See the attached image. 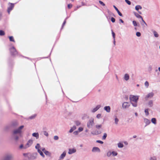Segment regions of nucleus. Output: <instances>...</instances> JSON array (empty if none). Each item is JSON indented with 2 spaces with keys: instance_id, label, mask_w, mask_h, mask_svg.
Wrapping results in <instances>:
<instances>
[{
  "instance_id": "f257e3e1",
  "label": "nucleus",
  "mask_w": 160,
  "mask_h": 160,
  "mask_svg": "<svg viewBox=\"0 0 160 160\" xmlns=\"http://www.w3.org/2000/svg\"><path fill=\"white\" fill-rule=\"evenodd\" d=\"M139 96L130 95L129 99L130 102L134 107H136L137 106V102L139 99Z\"/></svg>"
},
{
  "instance_id": "f03ea898",
  "label": "nucleus",
  "mask_w": 160,
  "mask_h": 160,
  "mask_svg": "<svg viewBox=\"0 0 160 160\" xmlns=\"http://www.w3.org/2000/svg\"><path fill=\"white\" fill-rule=\"evenodd\" d=\"M94 119L93 118H91L88 121L87 123V126L89 128H91L94 125Z\"/></svg>"
},
{
  "instance_id": "7ed1b4c3",
  "label": "nucleus",
  "mask_w": 160,
  "mask_h": 160,
  "mask_svg": "<svg viewBox=\"0 0 160 160\" xmlns=\"http://www.w3.org/2000/svg\"><path fill=\"white\" fill-rule=\"evenodd\" d=\"M24 126L22 125L19 127L18 129L14 130L12 132V135H15L17 134H20L22 132V130Z\"/></svg>"
},
{
  "instance_id": "20e7f679",
  "label": "nucleus",
  "mask_w": 160,
  "mask_h": 160,
  "mask_svg": "<svg viewBox=\"0 0 160 160\" xmlns=\"http://www.w3.org/2000/svg\"><path fill=\"white\" fill-rule=\"evenodd\" d=\"M18 125V123L17 121H13L12 122L9 126H7L5 127V129L7 130L9 129L11 127L15 128Z\"/></svg>"
},
{
  "instance_id": "39448f33",
  "label": "nucleus",
  "mask_w": 160,
  "mask_h": 160,
  "mask_svg": "<svg viewBox=\"0 0 160 160\" xmlns=\"http://www.w3.org/2000/svg\"><path fill=\"white\" fill-rule=\"evenodd\" d=\"M38 154L37 152H33L29 154L28 156L29 159L32 160H34L36 159L37 157Z\"/></svg>"
},
{
  "instance_id": "423d86ee",
  "label": "nucleus",
  "mask_w": 160,
  "mask_h": 160,
  "mask_svg": "<svg viewBox=\"0 0 160 160\" xmlns=\"http://www.w3.org/2000/svg\"><path fill=\"white\" fill-rule=\"evenodd\" d=\"M32 142L33 141L32 140H29L27 144L24 146V149H26L29 147L32 144Z\"/></svg>"
},
{
  "instance_id": "0eeeda50",
  "label": "nucleus",
  "mask_w": 160,
  "mask_h": 160,
  "mask_svg": "<svg viewBox=\"0 0 160 160\" xmlns=\"http://www.w3.org/2000/svg\"><path fill=\"white\" fill-rule=\"evenodd\" d=\"M130 106L129 103L127 102H124L122 105V107L123 109H126L128 108Z\"/></svg>"
},
{
  "instance_id": "6e6552de",
  "label": "nucleus",
  "mask_w": 160,
  "mask_h": 160,
  "mask_svg": "<svg viewBox=\"0 0 160 160\" xmlns=\"http://www.w3.org/2000/svg\"><path fill=\"white\" fill-rule=\"evenodd\" d=\"M13 156L12 154H8L4 157L3 160H11Z\"/></svg>"
},
{
  "instance_id": "1a4fd4ad",
  "label": "nucleus",
  "mask_w": 160,
  "mask_h": 160,
  "mask_svg": "<svg viewBox=\"0 0 160 160\" xmlns=\"http://www.w3.org/2000/svg\"><path fill=\"white\" fill-rule=\"evenodd\" d=\"M134 14L136 17L139 18H141L142 21L143 22V23L145 24L146 26H147V23L144 21L141 15H139L138 13L136 12H134Z\"/></svg>"
},
{
  "instance_id": "9d476101",
  "label": "nucleus",
  "mask_w": 160,
  "mask_h": 160,
  "mask_svg": "<svg viewBox=\"0 0 160 160\" xmlns=\"http://www.w3.org/2000/svg\"><path fill=\"white\" fill-rule=\"evenodd\" d=\"M10 52L11 54L13 55H15L17 54V52L16 51V49L14 47H12L11 48L10 50Z\"/></svg>"
},
{
  "instance_id": "9b49d317",
  "label": "nucleus",
  "mask_w": 160,
  "mask_h": 160,
  "mask_svg": "<svg viewBox=\"0 0 160 160\" xmlns=\"http://www.w3.org/2000/svg\"><path fill=\"white\" fill-rule=\"evenodd\" d=\"M153 96L154 93L152 92H151L149 93L148 94H147L145 98L146 100L148 98H152Z\"/></svg>"
},
{
  "instance_id": "f8f14e48",
  "label": "nucleus",
  "mask_w": 160,
  "mask_h": 160,
  "mask_svg": "<svg viewBox=\"0 0 160 160\" xmlns=\"http://www.w3.org/2000/svg\"><path fill=\"white\" fill-rule=\"evenodd\" d=\"M92 151L93 152H100V150L98 147H94L93 148Z\"/></svg>"
},
{
  "instance_id": "ddd939ff",
  "label": "nucleus",
  "mask_w": 160,
  "mask_h": 160,
  "mask_svg": "<svg viewBox=\"0 0 160 160\" xmlns=\"http://www.w3.org/2000/svg\"><path fill=\"white\" fill-rule=\"evenodd\" d=\"M14 6L13 4L11 3L10 6L8 7V12L9 14L10 13V12L12 10Z\"/></svg>"
},
{
  "instance_id": "4468645a",
  "label": "nucleus",
  "mask_w": 160,
  "mask_h": 160,
  "mask_svg": "<svg viewBox=\"0 0 160 160\" xmlns=\"http://www.w3.org/2000/svg\"><path fill=\"white\" fill-rule=\"evenodd\" d=\"M101 105H97L95 108L92 109V110L91 111V112H96L101 107Z\"/></svg>"
},
{
  "instance_id": "2eb2a0df",
  "label": "nucleus",
  "mask_w": 160,
  "mask_h": 160,
  "mask_svg": "<svg viewBox=\"0 0 160 160\" xmlns=\"http://www.w3.org/2000/svg\"><path fill=\"white\" fill-rule=\"evenodd\" d=\"M76 150L75 148L69 149L68 153L69 154H71L75 152Z\"/></svg>"
},
{
  "instance_id": "dca6fc26",
  "label": "nucleus",
  "mask_w": 160,
  "mask_h": 160,
  "mask_svg": "<svg viewBox=\"0 0 160 160\" xmlns=\"http://www.w3.org/2000/svg\"><path fill=\"white\" fill-rule=\"evenodd\" d=\"M144 121L146 124L145 127H146L150 123V121L148 119L146 118L144 119Z\"/></svg>"
},
{
  "instance_id": "f3484780",
  "label": "nucleus",
  "mask_w": 160,
  "mask_h": 160,
  "mask_svg": "<svg viewBox=\"0 0 160 160\" xmlns=\"http://www.w3.org/2000/svg\"><path fill=\"white\" fill-rule=\"evenodd\" d=\"M148 105L149 107H152L153 106V101L152 100H149L148 102Z\"/></svg>"
},
{
  "instance_id": "a211bd4d",
  "label": "nucleus",
  "mask_w": 160,
  "mask_h": 160,
  "mask_svg": "<svg viewBox=\"0 0 160 160\" xmlns=\"http://www.w3.org/2000/svg\"><path fill=\"white\" fill-rule=\"evenodd\" d=\"M104 109L108 112H110L111 108L109 106L105 107Z\"/></svg>"
},
{
  "instance_id": "6ab92c4d",
  "label": "nucleus",
  "mask_w": 160,
  "mask_h": 160,
  "mask_svg": "<svg viewBox=\"0 0 160 160\" xmlns=\"http://www.w3.org/2000/svg\"><path fill=\"white\" fill-rule=\"evenodd\" d=\"M66 155V152L65 151H64L60 156L59 158L60 159H63L65 157Z\"/></svg>"
},
{
  "instance_id": "aec40b11",
  "label": "nucleus",
  "mask_w": 160,
  "mask_h": 160,
  "mask_svg": "<svg viewBox=\"0 0 160 160\" xmlns=\"http://www.w3.org/2000/svg\"><path fill=\"white\" fill-rule=\"evenodd\" d=\"M113 7L115 9V10L117 11V12L118 13V15L120 16H122V14L120 12V11H119L118 8L114 5L113 6Z\"/></svg>"
},
{
  "instance_id": "412c9836",
  "label": "nucleus",
  "mask_w": 160,
  "mask_h": 160,
  "mask_svg": "<svg viewBox=\"0 0 160 160\" xmlns=\"http://www.w3.org/2000/svg\"><path fill=\"white\" fill-rule=\"evenodd\" d=\"M32 136L36 138V139H38L39 137V134L38 133L34 132L32 133Z\"/></svg>"
},
{
  "instance_id": "4be33fe9",
  "label": "nucleus",
  "mask_w": 160,
  "mask_h": 160,
  "mask_svg": "<svg viewBox=\"0 0 160 160\" xmlns=\"http://www.w3.org/2000/svg\"><path fill=\"white\" fill-rule=\"evenodd\" d=\"M152 32L155 38H158L159 37V34L155 30H152Z\"/></svg>"
},
{
  "instance_id": "5701e85b",
  "label": "nucleus",
  "mask_w": 160,
  "mask_h": 160,
  "mask_svg": "<svg viewBox=\"0 0 160 160\" xmlns=\"http://www.w3.org/2000/svg\"><path fill=\"white\" fill-rule=\"evenodd\" d=\"M129 76L128 74H125L124 76V79L126 81H128L129 80Z\"/></svg>"
},
{
  "instance_id": "b1692460",
  "label": "nucleus",
  "mask_w": 160,
  "mask_h": 160,
  "mask_svg": "<svg viewBox=\"0 0 160 160\" xmlns=\"http://www.w3.org/2000/svg\"><path fill=\"white\" fill-rule=\"evenodd\" d=\"M35 148L37 150V151L38 150H40L41 147L39 143H37L36 146H35Z\"/></svg>"
},
{
  "instance_id": "393cba45",
  "label": "nucleus",
  "mask_w": 160,
  "mask_h": 160,
  "mask_svg": "<svg viewBox=\"0 0 160 160\" xmlns=\"http://www.w3.org/2000/svg\"><path fill=\"white\" fill-rule=\"evenodd\" d=\"M76 129V127L75 126H74L70 129L69 131V132L70 133H71Z\"/></svg>"
},
{
  "instance_id": "a878e982",
  "label": "nucleus",
  "mask_w": 160,
  "mask_h": 160,
  "mask_svg": "<svg viewBox=\"0 0 160 160\" xmlns=\"http://www.w3.org/2000/svg\"><path fill=\"white\" fill-rule=\"evenodd\" d=\"M89 116L86 114H84L82 117V118L83 120H84L87 118H89Z\"/></svg>"
},
{
  "instance_id": "bb28decb",
  "label": "nucleus",
  "mask_w": 160,
  "mask_h": 160,
  "mask_svg": "<svg viewBox=\"0 0 160 160\" xmlns=\"http://www.w3.org/2000/svg\"><path fill=\"white\" fill-rule=\"evenodd\" d=\"M38 152L40 154V155L42 156L43 158L45 157V155L41 150H38Z\"/></svg>"
},
{
  "instance_id": "cd10ccee",
  "label": "nucleus",
  "mask_w": 160,
  "mask_h": 160,
  "mask_svg": "<svg viewBox=\"0 0 160 160\" xmlns=\"http://www.w3.org/2000/svg\"><path fill=\"white\" fill-rule=\"evenodd\" d=\"M142 8V7L139 5H137L135 7V9L137 11L139 9H141Z\"/></svg>"
},
{
  "instance_id": "c85d7f7f",
  "label": "nucleus",
  "mask_w": 160,
  "mask_h": 160,
  "mask_svg": "<svg viewBox=\"0 0 160 160\" xmlns=\"http://www.w3.org/2000/svg\"><path fill=\"white\" fill-rule=\"evenodd\" d=\"M118 146L119 148H122L123 147L124 145L122 143L119 142L118 144Z\"/></svg>"
},
{
  "instance_id": "c756f323",
  "label": "nucleus",
  "mask_w": 160,
  "mask_h": 160,
  "mask_svg": "<svg viewBox=\"0 0 160 160\" xmlns=\"http://www.w3.org/2000/svg\"><path fill=\"white\" fill-rule=\"evenodd\" d=\"M44 153L46 155L48 156L49 157H50L51 155V153L47 151H46Z\"/></svg>"
},
{
  "instance_id": "7c9ffc66",
  "label": "nucleus",
  "mask_w": 160,
  "mask_h": 160,
  "mask_svg": "<svg viewBox=\"0 0 160 160\" xmlns=\"http://www.w3.org/2000/svg\"><path fill=\"white\" fill-rule=\"evenodd\" d=\"M151 122H152L154 124H156V119L155 118H152L151 119Z\"/></svg>"
},
{
  "instance_id": "2f4dec72",
  "label": "nucleus",
  "mask_w": 160,
  "mask_h": 160,
  "mask_svg": "<svg viewBox=\"0 0 160 160\" xmlns=\"http://www.w3.org/2000/svg\"><path fill=\"white\" fill-rule=\"evenodd\" d=\"M102 127V124L96 125L95 126L96 128L98 129H99L100 128H101Z\"/></svg>"
},
{
  "instance_id": "473e14b6",
  "label": "nucleus",
  "mask_w": 160,
  "mask_h": 160,
  "mask_svg": "<svg viewBox=\"0 0 160 160\" xmlns=\"http://www.w3.org/2000/svg\"><path fill=\"white\" fill-rule=\"evenodd\" d=\"M112 154L113 156H116L117 155L118 153L116 152L113 151L112 152Z\"/></svg>"
},
{
  "instance_id": "72a5a7b5",
  "label": "nucleus",
  "mask_w": 160,
  "mask_h": 160,
  "mask_svg": "<svg viewBox=\"0 0 160 160\" xmlns=\"http://www.w3.org/2000/svg\"><path fill=\"white\" fill-rule=\"evenodd\" d=\"M112 154V152L111 151H109L107 152V156L108 157H110Z\"/></svg>"
},
{
  "instance_id": "f704fd0d",
  "label": "nucleus",
  "mask_w": 160,
  "mask_h": 160,
  "mask_svg": "<svg viewBox=\"0 0 160 160\" xmlns=\"http://www.w3.org/2000/svg\"><path fill=\"white\" fill-rule=\"evenodd\" d=\"M75 123L76 124L77 126H79L81 124V122L80 121L77 120L75 121Z\"/></svg>"
},
{
  "instance_id": "c9c22d12",
  "label": "nucleus",
  "mask_w": 160,
  "mask_h": 160,
  "mask_svg": "<svg viewBox=\"0 0 160 160\" xmlns=\"http://www.w3.org/2000/svg\"><path fill=\"white\" fill-rule=\"evenodd\" d=\"M107 137V134L106 133H104L103 136L102 137V140H105L106 139V137Z\"/></svg>"
},
{
  "instance_id": "e433bc0d",
  "label": "nucleus",
  "mask_w": 160,
  "mask_h": 160,
  "mask_svg": "<svg viewBox=\"0 0 160 160\" xmlns=\"http://www.w3.org/2000/svg\"><path fill=\"white\" fill-rule=\"evenodd\" d=\"M148 109L147 108L145 109L144 112L145 113L146 115L148 116L149 115V112H148Z\"/></svg>"
},
{
  "instance_id": "4c0bfd02",
  "label": "nucleus",
  "mask_w": 160,
  "mask_h": 160,
  "mask_svg": "<svg viewBox=\"0 0 160 160\" xmlns=\"http://www.w3.org/2000/svg\"><path fill=\"white\" fill-rule=\"evenodd\" d=\"M9 38L10 41L13 42H15L14 39L13 38L12 36H10V37H9Z\"/></svg>"
},
{
  "instance_id": "58836bf2",
  "label": "nucleus",
  "mask_w": 160,
  "mask_h": 160,
  "mask_svg": "<svg viewBox=\"0 0 160 160\" xmlns=\"http://www.w3.org/2000/svg\"><path fill=\"white\" fill-rule=\"evenodd\" d=\"M118 119L117 117H116V118H115V123L117 125L118 124Z\"/></svg>"
},
{
  "instance_id": "ea45409f",
  "label": "nucleus",
  "mask_w": 160,
  "mask_h": 160,
  "mask_svg": "<svg viewBox=\"0 0 160 160\" xmlns=\"http://www.w3.org/2000/svg\"><path fill=\"white\" fill-rule=\"evenodd\" d=\"M5 32L4 31L2 30H0V36H3L4 35Z\"/></svg>"
},
{
  "instance_id": "a19ab883",
  "label": "nucleus",
  "mask_w": 160,
  "mask_h": 160,
  "mask_svg": "<svg viewBox=\"0 0 160 160\" xmlns=\"http://www.w3.org/2000/svg\"><path fill=\"white\" fill-rule=\"evenodd\" d=\"M107 11L108 13L110 15H113L112 13L109 9H107Z\"/></svg>"
},
{
  "instance_id": "79ce46f5",
  "label": "nucleus",
  "mask_w": 160,
  "mask_h": 160,
  "mask_svg": "<svg viewBox=\"0 0 160 160\" xmlns=\"http://www.w3.org/2000/svg\"><path fill=\"white\" fill-rule=\"evenodd\" d=\"M13 137H14V139L16 140V141H17L18 140V137L16 135H13Z\"/></svg>"
},
{
  "instance_id": "37998d69",
  "label": "nucleus",
  "mask_w": 160,
  "mask_h": 160,
  "mask_svg": "<svg viewBox=\"0 0 160 160\" xmlns=\"http://www.w3.org/2000/svg\"><path fill=\"white\" fill-rule=\"evenodd\" d=\"M43 134L45 136H46L47 137H48V132L45 131H43Z\"/></svg>"
},
{
  "instance_id": "c03bdc74",
  "label": "nucleus",
  "mask_w": 160,
  "mask_h": 160,
  "mask_svg": "<svg viewBox=\"0 0 160 160\" xmlns=\"http://www.w3.org/2000/svg\"><path fill=\"white\" fill-rule=\"evenodd\" d=\"M145 85L148 88L149 86V83L148 81H146L145 82Z\"/></svg>"
},
{
  "instance_id": "a18cd8bd",
  "label": "nucleus",
  "mask_w": 160,
  "mask_h": 160,
  "mask_svg": "<svg viewBox=\"0 0 160 160\" xmlns=\"http://www.w3.org/2000/svg\"><path fill=\"white\" fill-rule=\"evenodd\" d=\"M112 36L113 38V39H115V33L112 31Z\"/></svg>"
},
{
  "instance_id": "49530a36",
  "label": "nucleus",
  "mask_w": 160,
  "mask_h": 160,
  "mask_svg": "<svg viewBox=\"0 0 160 160\" xmlns=\"http://www.w3.org/2000/svg\"><path fill=\"white\" fill-rule=\"evenodd\" d=\"M152 70V66L151 65L149 66L148 67V70L149 72H150Z\"/></svg>"
},
{
  "instance_id": "de8ad7c7",
  "label": "nucleus",
  "mask_w": 160,
  "mask_h": 160,
  "mask_svg": "<svg viewBox=\"0 0 160 160\" xmlns=\"http://www.w3.org/2000/svg\"><path fill=\"white\" fill-rule=\"evenodd\" d=\"M132 23H133V25L134 26H137V22H136V21H132Z\"/></svg>"
},
{
  "instance_id": "09e8293b",
  "label": "nucleus",
  "mask_w": 160,
  "mask_h": 160,
  "mask_svg": "<svg viewBox=\"0 0 160 160\" xmlns=\"http://www.w3.org/2000/svg\"><path fill=\"white\" fill-rule=\"evenodd\" d=\"M99 2L100 3V4L101 5H102L103 6H105V4L102 1L99 0Z\"/></svg>"
},
{
  "instance_id": "8fccbe9b",
  "label": "nucleus",
  "mask_w": 160,
  "mask_h": 160,
  "mask_svg": "<svg viewBox=\"0 0 160 160\" xmlns=\"http://www.w3.org/2000/svg\"><path fill=\"white\" fill-rule=\"evenodd\" d=\"M59 139V137L57 136H55L54 137V139L55 140H58Z\"/></svg>"
},
{
  "instance_id": "3c124183",
  "label": "nucleus",
  "mask_w": 160,
  "mask_h": 160,
  "mask_svg": "<svg viewBox=\"0 0 160 160\" xmlns=\"http://www.w3.org/2000/svg\"><path fill=\"white\" fill-rule=\"evenodd\" d=\"M136 35L138 37H140L141 35V34L139 32H137L136 33Z\"/></svg>"
},
{
  "instance_id": "603ef678",
  "label": "nucleus",
  "mask_w": 160,
  "mask_h": 160,
  "mask_svg": "<svg viewBox=\"0 0 160 160\" xmlns=\"http://www.w3.org/2000/svg\"><path fill=\"white\" fill-rule=\"evenodd\" d=\"M36 116V115H33L29 117V118L30 119H32L34 118Z\"/></svg>"
},
{
  "instance_id": "864d4df0",
  "label": "nucleus",
  "mask_w": 160,
  "mask_h": 160,
  "mask_svg": "<svg viewBox=\"0 0 160 160\" xmlns=\"http://www.w3.org/2000/svg\"><path fill=\"white\" fill-rule=\"evenodd\" d=\"M125 2L128 4L129 5L131 4V2L128 0H125Z\"/></svg>"
},
{
  "instance_id": "5fc2aeb1",
  "label": "nucleus",
  "mask_w": 160,
  "mask_h": 160,
  "mask_svg": "<svg viewBox=\"0 0 160 160\" xmlns=\"http://www.w3.org/2000/svg\"><path fill=\"white\" fill-rule=\"evenodd\" d=\"M101 133V132H99L98 131H96L94 134L95 135H98L100 134Z\"/></svg>"
},
{
  "instance_id": "6e6d98bb",
  "label": "nucleus",
  "mask_w": 160,
  "mask_h": 160,
  "mask_svg": "<svg viewBox=\"0 0 160 160\" xmlns=\"http://www.w3.org/2000/svg\"><path fill=\"white\" fill-rule=\"evenodd\" d=\"M111 21L112 22H114L115 21V19L114 18L112 17L111 18Z\"/></svg>"
},
{
  "instance_id": "4d7b16f0",
  "label": "nucleus",
  "mask_w": 160,
  "mask_h": 160,
  "mask_svg": "<svg viewBox=\"0 0 160 160\" xmlns=\"http://www.w3.org/2000/svg\"><path fill=\"white\" fill-rule=\"evenodd\" d=\"M101 114H97L96 116V117L98 118H101Z\"/></svg>"
},
{
  "instance_id": "13d9d810",
  "label": "nucleus",
  "mask_w": 160,
  "mask_h": 160,
  "mask_svg": "<svg viewBox=\"0 0 160 160\" xmlns=\"http://www.w3.org/2000/svg\"><path fill=\"white\" fill-rule=\"evenodd\" d=\"M96 142H97L99 143L102 144L103 143V142L102 141H100V140H97L96 141Z\"/></svg>"
},
{
  "instance_id": "bf43d9fd",
  "label": "nucleus",
  "mask_w": 160,
  "mask_h": 160,
  "mask_svg": "<svg viewBox=\"0 0 160 160\" xmlns=\"http://www.w3.org/2000/svg\"><path fill=\"white\" fill-rule=\"evenodd\" d=\"M78 131H75L73 132V134L75 135H77L78 134Z\"/></svg>"
},
{
  "instance_id": "052dcab7",
  "label": "nucleus",
  "mask_w": 160,
  "mask_h": 160,
  "mask_svg": "<svg viewBox=\"0 0 160 160\" xmlns=\"http://www.w3.org/2000/svg\"><path fill=\"white\" fill-rule=\"evenodd\" d=\"M83 130V128L81 127H79L78 129V130L79 131V132L82 131Z\"/></svg>"
},
{
  "instance_id": "680f3d73",
  "label": "nucleus",
  "mask_w": 160,
  "mask_h": 160,
  "mask_svg": "<svg viewBox=\"0 0 160 160\" xmlns=\"http://www.w3.org/2000/svg\"><path fill=\"white\" fill-rule=\"evenodd\" d=\"M72 7V5L71 4H68V8H71Z\"/></svg>"
},
{
  "instance_id": "e2e57ef3",
  "label": "nucleus",
  "mask_w": 160,
  "mask_h": 160,
  "mask_svg": "<svg viewBox=\"0 0 160 160\" xmlns=\"http://www.w3.org/2000/svg\"><path fill=\"white\" fill-rule=\"evenodd\" d=\"M24 146H23L22 144H21L20 145L19 148L20 149L23 148L24 149Z\"/></svg>"
},
{
  "instance_id": "0e129e2a",
  "label": "nucleus",
  "mask_w": 160,
  "mask_h": 160,
  "mask_svg": "<svg viewBox=\"0 0 160 160\" xmlns=\"http://www.w3.org/2000/svg\"><path fill=\"white\" fill-rule=\"evenodd\" d=\"M42 151H43L44 152H44H45L46 151V150L45 148H42Z\"/></svg>"
},
{
  "instance_id": "69168bd1",
  "label": "nucleus",
  "mask_w": 160,
  "mask_h": 160,
  "mask_svg": "<svg viewBox=\"0 0 160 160\" xmlns=\"http://www.w3.org/2000/svg\"><path fill=\"white\" fill-rule=\"evenodd\" d=\"M66 22V20H65L63 23V24L62 25V27H63V26L65 24Z\"/></svg>"
},
{
  "instance_id": "338daca9",
  "label": "nucleus",
  "mask_w": 160,
  "mask_h": 160,
  "mask_svg": "<svg viewBox=\"0 0 160 160\" xmlns=\"http://www.w3.org/2000/svg\"><path fill=\"white\" fill-rule=\"evenodd\" d=\"M119 21L122 23H123L124 22L121 19H119Z\"/></svg>"
},
{
  "instance_id": "774afa93",
  "label": "nucleus",
  "mask_w": 160,
  "mask_h": 160,
  "mask_svg": "<svg viewBox=\"0 0 160 160\" xmlns=\"http://www.w3.org/2000/svg\"><path fill=\"white\" fill-rule=\"evenodd\" d=\"M133 137V138H136L137 136H136V135H134Z\"/></svg>"
}]
</instances>
